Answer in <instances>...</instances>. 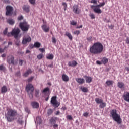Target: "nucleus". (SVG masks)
Wrapping results in <instances>:
<instances>
[{"label":"nucleus","instance_id":"obj_1","mask_svg":"<svg viewBox=\"0 0 129 129\" xmlns=\"http://www.w3.org/2000/svg\"><path fill=\"white\" fill-rule=\"evenodd\" d=\"M18 116V118H16ZM5 118L8 122H13L15 119H17V122L19 124H22L24 121H23V116L18 113L16 110L13 109H9L7 112L5 113Z\"/></svg>","mask_w":129,"mask_h":129},{"label":"nucleus","instance_id":"obj_2","mask_svg":"<svg viewBox=\"0 0 129 129\" xmlns=\"http://www.w3.org/2000/svg\"><path fill=\"white\" fill-rule=\"evenodd\" d=\"M103 48L102 44L100 42H96L90 48V52L94 55L101 54L103 51Z\"/></svg>","mask_w":129,"mask_h":129},{"label":"nucleus","instance_id":"obj_3","mask_svg":"<svg viewBox=\"0 0 129 129\" xmlns=\"http://www.w3.org/2000/svg\"><path fill=\"white\" fill-rule=\"evenodd\" d=\"M91 3L94 4L96 5H92L91 8L93 9L94 13L96 14H101L102 11L100 8L103 7L105 5V2L100 3L99 1H91Z\"/></svg>","mask_w":129,"mask_h":129},{"label":"nucleus","instance_id":"obj_4","mask_svg":"<svg viewBox=\"0 0 129 129\" xmlns=\"http://www.w3.org/2000/svg\"><path fill=\"white\" fill-rule=\"evenodd\" d=\"M110 113L113 120L116 121L118 124H120L122 122L121 118H120V115L117 114L116 110H112Z\"/></svg>","mask_w":129,"mask_h":129},{"label":"nucleus","instance_id":"obj_5","mask_svg":"<svg viewBox=\"0 0 129 129\" xmlns=\"http://www.w3.org/2000/svg\"><path fill=\"white\" fill-rule=\"evenodd\" d=\"M19 27L21 29L22 31L24 32H27L30 28V25L28 24L26 22H21L19 24Z\"/></svg>","mask_w":129,"mask_h":129},{"label":"nucleus","instance_id":"obj_6","mask_svg":"<svg viewBox=\"0 0 129 129\" xmlns=\"http://www.w3.org/2000/svg\"><path fill=\"white\" fill-rule=\"evenodd\" d=\"M21 32L20 29L17 28L13 29L12 31V36H14L15 39H19V37L20 36L19 35V34Z\"/></svg>","mask_w":129,"mask_h":129},{"label":"nucleus","instance_id":"obj_7","mask_svg":"<svg viewBox=\"0 0 129 129\" xmlns=\"http://www.w3.org/2000/svg\"><path fill=\"white\" fill-rule=\"evenodd\" d=\"M51 103L54 107H59L60 106V102L57 101V97L53 96L51 98Z\"/></svg>","mask_w":129,"mask_h":129},{"label":"nucleus","instance_id":"obj_8","mask_svg":"<svg viewBox=\"0 0 129 129\" xmlns=\"http://www.w3.org/2000/svg\"><path fill=\"white\" fill-rule=\"evenodd\" d=\"M31 41H32V38H31V37H30L29 36H25L23 37V39L22 41V44H23V45H26L27 43H30Z\"/></svg>","mask_w":129,"mask_h":129},{"label":"nucleus","instance_id":"obj_9","mask_svg":"<svg viewBox=\"0 0 129 129\" xmlns=\"http://www.w3.org/2000/svg\"><path fill=\"white\" fill-rule=\"evenodd\" d=\"M13 14V7L10 6H7L6 7V16H11Z\"/></svg>","mask_w":129,"mask_h":129},{"label":"nucleus","instance_id":"obj_10","mask_svg":"<svg viewBox=\"0 0 129 129\" xmlns=\"http://www.w3.org/2000/svg\"><path fill=\"white\" fill-rule=\"evenodd\" d=\"M73 12L74 13V14L79 15V14L81 13V10L78 8V5H75L73 6Z\"/></svg>","mask_w":129,"mask_h":129},{"label":"nucleus","instance_id":"obj_11","mask_svg":"<svg viewBox=\"0 0 129 129\" xmlns=\"http://www.w3.org/2000/svg\"><path fill=\"white\" fill-rule=\"evenodd\" d=\"M26 89L28 93H30V92H34V86H33L32 84H29L27 85L26 86Z\"/></svg>","mask_w":129,"mask_h":129},{"label":"nucleus","instance_id":"obj_12","mask_svg":"<svg viewBox=\"0 0 129 129\" xmlns=\"http://www.w3.org/2000/svg\"><path fill=\"white\" fill-rule=\"evenodd\" d=\"M41 28L45 33H48L50 31V27L47 26V24L42 25Z\"/></svg>","mask_w":129,"mask_h":129},{"label":"nucleus","instance_id":"obj_13","mask_svg":"<svg viewBox=\"0 0 129 129\" xmlns=\"http://www.w3.org/2000/svg\"><path fill=\"white\" fill-rule=\"evenodd\" d=\"M14 58L13 56H9L7 58V62L8 64H12L13 65H14Z\"/></svg>","mask_w":129,"mask_h":129},{"label":"nucleus","instance_id":"obj_14","mask_svg":"<svg viewBox=\"0 0 129 129\" xmlns=\"http://www.w3.org/2000/svg\"><path fill=\"white\" fill-rule=\"evenodd\" d=\"M117 86L122 90H124V89H125V86L124 85V83L122 82H119L117 83Z\"/></svg>","mask_w":129,"mask_h":129},{"label":"nucleus","instance_id":"obj_15","mask_svg":"<svg viewBox=\"0 0 129 129\" xmlns=\"http://www.w3.org/2000/svg\"><path fill=\"white\" fill-rule=\"evenodd\" d=\"M123 97L124 98V100H125V101H127V102H129V92H125L123 94Z\"/></svg>","mask_w":129,"mask_h":129},{"label":"nucleus","instance_id":"obj_16","mask_svg":"<svg viewBox=\"0 0 129 129\" xmlns=\"http://www.w3.org/2000/svg\"><path fill=\"white\" fill-rule=\"evenodd\" d=\"M78 64L77 62L75 60H73L68 62V65L71 67H75Z\"/></svg>","mask_w":129,"mask_h":129},{"label":"nucleus","instance_id":"obj_17","mask_svg":"<svg viewBox=\"0 0 129 129\" xmlns=\"http://www.w3.org/2000/svg\"><path fill=\"white\" fill-rule=\"evenodd\" d=\"M76 81L79 84H83V83H84V82H85V80H84V79L80 78H76Z\"/></svg>","mask_w":129,"mask_h":129},{"label":"nucleus","instance_id":"obj_18","mask_svg":"<svg viewBox=\"0 0 129 129\" xmlns=\"http://www.w3.org/2000/svg\"><path fill=\"white\" fill-rule=\"evenodd\" d=\"M31 106H32L33 108H39V103L37 102H31Z\"/></svg>","mask_w":129,"mask_h":129},{"label":"nucleus","instance_id":"obj_19","mask_svg":"<svg viewBox=\"0 0 129 129\" xmlns=\"http://www.w3.org/2000/svg\"><path fill=\"white\" fill-rule=\"evenodd\" d=\"M22 9L23 11L26 12V13H29V12H30V6L28 5H24Z\"/></svg>","mask_w":129,"mask_h":129},{"label":"nucleus","instance_id":"obj_20","mask_svg":"<svg viewBox=\"0 0 129 129\" xmlns=\"http://www.w3.org/2000/svg\"><path fill=\"white\" fill-rule=\"evenodd\" d=\"M62 78L63 81H65L66 82L69 81V77H68V76H67L66 74L62 75Z\"/></svg>","mask_w":129,"mask_h":129},{"label":"nucleus","instance_id":"obj_21","mask_svg":"<svg viewBox=\"0 0 129 129\" xmlns=\"http://www.w3.org/2000/svg\"><path fill=\"white\" fill-rule=\"evenodd\" d=\"M84 77L86 79L87 83H90L91 81H92V78H91V77H87L85 76Z\"/></svg>","mask_w":129,"mask_h":129},{"label":"nucleus","instance_id":"obj_22","mask_svg":"<svg viewBox=\"0 0 129 129\" xmlns=\"http://www.w3.org/2000/svg\"><path fill=\"white\" fill-rule=\"evenodd\" d=\"M65 36H67L68 38L71 40L72 41V39H73V37L71 35V34L68 32H66Z\"/></svg>","mask_w":129,"mask_h":129},{"label":"nucleus","instance_id":"obj_23","mask_svg":"<svg viewBox=\"0 0 129 129\" xmlns=\"http://www.w3.org/2000/svg\"><path fill=\"white\" fill-rule=\"evenodd\" d=\"M32 73V70L31 69H28L24 74L23 76L24 77H27V76H29V74Z\"/></svg>","mask_w":129,"mask_h":129},{"label":"nucleus","instance_id":"obj_24","mask_svg":"<svg viewBox=\"0 0 129 129\" xmlns=\"http://www.w3.org/2000/svg\"><path fill=\"white\" fill-rule=\"evenodd\" d=\"M8 91V88L6 86H3L1 88L2 93H6Z\"/></svg>","mask_w":129,"mask_h":129},{"label":"nucleus","instance_id":"obj_25","mask_svg":"<svg viewBox=\"0 0 129 129\" xmlns=\"http://www.w3.org/2000/svg\"><path fill=\"white\" fill-rule=\"evenodd\" d=\"M33 47H34V48H40V47H41V43L39 42H35L33 45Z\"/></svg>","mask_w":129,"mask_h":129},{"label":"nucleus","instance_id":"obj_26","mask_svg":"<svg viewBox=\"0 0 129 129\" xmlns=\"http://www.w3.org/2000/svg\"><path fill=\"white\" fill-rule=\"evenodd\" d=\"M46 58L48 60H53L54 59V55L53 54H49L46 56Z\"/></svg>","mask_w":129,"mask_h":129},{"label":"nucleus","instance_id":"obj_27","mask_svg":"<svg viewBox=\"0 0 129 129\" xmlns=\"http://www.w3.org/2000/svg\"><path fill=\"white\" fill-rule=\"evenodd\" d=\"M108 62V59L106 58V57H104L102 59V63L103 64H107Z\"/></svg>","mask_w":129,"mask_h":129},{"label":"nucleus","instance_id":"obj_28","mask_svg":"<svg viewBox=\"0 0 129 129\" xmlns=\"http://www.w3.org/2000/svg\"><path fill=\"white\" fill-rule=\"evenodd\" d=\"M95 101L96 103H98V104H100L102 102H103V100H102V99H99L98 98L95 99Z\"/></svg>","mask_w":129,"mask_h":129},{"label":"nucleus","instance_id":"obj_29","mask_svg":"<svg viewBox=\"0 0 129 129\" xmlns=\"http://www.w3.org/2000/svg\"><path fill=\"white\" fill-rule=\"evenodd\" d=\"M56 121H57V117L52 118L51 119V120H50V122L51 124H54L56 123Z\"/></svg>","mask_w":129,"mask_h":129},{"label":"nucleus","instance_id":"obj_30","mask_svg":"<svg viewBox=\"0 0 129 129\" xmlns=\"http://www.w3.org/2000/svg\"><path fill=\"white\" fill-rule=\"evenodd\" d=\"M7 22L9 25H14L15 24V21L12 19H9Z\"/></svg>","mask_w":129,"mask_h":129},{"label":"nucleus","instance_id":"obj_31","mask_svg":"<svg viewBox=\"0 0 129 129\" xmlns=\"http://www.w3.org/2000/svg\"><path fill=\"white\" fill-rule=\"evenodd\" d=\"M105 106H106V103H104L103 102L101 103V104H100V105H99L100 108H104Z\"/></svg>","mask_w":129,"mask_h":129},{"label":"nucleus","instance_id":"obj_32","mask_svg":"<svg viewBox=\"0 0 129 129\" xmlns=\"http://www.w3.org/2000/svg\"><path fill=\"white\" fill-rule=\"evenodd\" d=\"M106 84L108 86H110V85H112V84H113V81L110 80L107 81L106 82Z\"/></svg>","mask_w":129,"mask_h":129},{"label":"nucleus","instance_id":"obj_33","mask_svg":"<svg viewBox=\"0 0 129 129\" xmlns=\"http://www.w3.org/2000/svg\"><path fill=\"white\" fill-rule=\"evenodd\" d=\"M50 91V89L48 87L45 88L43 89L42 92L43 93H47V92H49Z\"/></svg>","mask_w":129,"mask_h":129},{"label":"nucleus","instance_id":"obj_34","mask_svg":"<svg viewBox=\"0 0 129 129\" xmlns=\"http://www.w3.org/2000/svg\"><path fill=\"white\" fill-rule=\"evenodd\" d=\"M37 59L39 60H41L44 56L43 55V53H40L37 55Z\"/></svg>","mask_w":129,"mask_h":129},{"label":"nucleus","instance_id":"obj_35","mask_svg":"<svg viewBox=\"0 0 129 129\" xmlns=\"http://www.w3.org/2000/svg\"><path fill=\"white\" fill-rule=\"evenodd\" d=\"M36 121L37 123H39V124H41V123H42V120L39 117L36 118Z\"/></svg>","mask_w":129,"mask_h":129},{"label":"nucleus","instance_id":"obj_36","mask_svg":"<svg viewBox=\"0 0 129 129\" xmlns=\"http://www.w3.org/2000/svg\"><path fill=\"white\" fill-rule=\"evenodd\" d=\"M81 89L83 92H87L88 91V89L86 87H82Z\"/></svg>","mask_w":129,"mask_h":129},{"label":"nucleus","instance_id":"obj_37","mask_svg":"<svg viewBox=\"0 0 129 129\" xmlns=\"http://www.w3.org/2000/svg\"><path fill=\"white\" fill-rule=\"evenodd\" d=\"M62 5L63 6L64 11H66V9H67V3L63 2Z\"/></svg>","mask_w":129,"mask_h":129},{"label":"nucleus","instance_id":"obj_38","mask_svg":"<svg viewBox=\"0 0 129 129\" xmlns=\"http://www.w3.org/2000/svg\"><path fill=\"white\" fill-rule=\"evenodd\" d=\"M24 63L26 64V61L25 60L22 59L19 60V65H20V66H22Z\"/></svg>","mask_w":129,"mask_h":129},{"label":"nucleus","instance_id":"obj_39","mask_svg":"<svg viewBox=\"0 0 129 129\" xmlns=\"http://www.w3.org/2000/svg\"><path fill=\"white\" fill-rule=\"evenodd\" d=\"M52 113H53V110H52L51 109L48 110V111H47V114L48 115H51V114H52Z\"/></svg>","mask_w":129,"mask_h":129},{"label":"nucleus","instance_id":"obj_40","mask_svg":"<svg viewBox=\"0 0 129 129\" xmlns=\"http://www.w3.org/2000/svg\"><path fill=\"white\" fill-rule=\"evenodd\" d=\"M89 16L91 18V19H95V15L93 13H90L89 14Z\"/></svg>","mask_w":129,"mask_h":129},{"label":"nucleus","instance_id":"obj_41","mask_svg":"<svg viewBox=\"0 0 129 129\" xmlns=\"http://www.w3.org/2000/svg\"><path fill=\"white\" fill-rule=\"evenodd\" d=\"M5 69H6V68H5V67L4 66V65H0V70L1 71H4V70H5Z\"/></svg>","mask_w":129,"mask_h":129},{"label":"nucleus","instance_id":"obj_42","mask_svg":"<svg viewBox=\"0 0 129 129\" xmlns=\"http://www.w3.org/2000/svg\"><path fill=\"white\" fill-rule=\"evenodd\" d=\"M39 93H40V90H36L35 91V96H36V97L39 96Z\"/></svg>","mask_w":129,"mask_h":129},{"label":"nucleus","instance_id":"obj_43","mask_svg":"<svg viewBox=\"0 0 129 129\" xmlns=\"http://www.w3.org/2000/svg\"><path fill=\"white\" fill-rule=\"evenodd\" d=\"M29 96L30 98L32 99L33 98V92H30L29 93H28Z\"/></svg>","mask_w":129,"mask_h":129},{"label":"nucleus","instance_id":"obj_44","mask_svg":"<svg viewBox=\"0 0 129 129\" xmlns=\"http://www.w3.org/2000/svg\"><path fill=\"white\" fill-rule=\"evenodd\" d=\"M74 34L75 35H79L80 34V31L79 30H77L74 32Z\"/></svg>","mask_w":129,"mask_h":129},{"label":"nucleus","instance_id":"obj_45","mask_svg":"<svg viewBox=\"0 0 129 129\" xmlns=\"http://www.w3.org/2000/svg\"><path fill=\"white\" fill-rule=\"evenodd\" d=\"M20 40L17 39L15 42L16 45H17V46H20Z\"/></svg>","mask_w":129,"mask_h":129},{"label":"nucleus","instance_id":"obj_46","mask_svg":"<svg viewBox=\"0 0 129 129\" xmlns=\"http://www.w3.org/2000/svg\"><path fill=\"white\" fill-rule=\"evenodd\" d=\"M39 50L41 52V53H45V48H39Z\"/></svg>","mask_w":129,"mask_h":129},{"label":"nucleus","instance_id":"obj_47","mask_svg":"<svg viewBox=\"0 0 129 129\" xmlns=\"http://www.w3.org/2000/svg\"><path fill=\"white\" fill-rule=\"evenodd\" d=\"M33 79H34V77H31L29 78L28 79V82H31V81H33Z\"/></svg>","mask_w":129,"mask_h":129},{"label":"nucleus","instance_id":"obj_48","mask_svg":"<svg viewBox=\"0 0 129 129\" xmlns=\"http://www.w3.org/2000/svg\"><path fill=\"white\" fill-rule=\"evenodd\" d=\"M71 24L73 25V26H75V25H76V24H77V23L74 21H72L71 22Z\"/></svg>","mask_w":129,"mask_h":129},{"label":"nucleus","instance_id":"obj_49","mask_svg":"<svg viewBox=\"0 0 129 129\" xmlns=\"http://www.w3.org/2000/svg\"><path fill=\"white\" fill-rule=\"evenodd\" d=\"M89 114V113H88V112H87L83 113V115H84V116H85V117H87V116H88Z\"/></svg>","mask_w":129,"mask_h":129},{"label":"nucleus","instance_id":"obj_50","mask_svg":"<svg viewBox=\"0 0 129 129\" xmlns=\"http://www.w3.org/2000/svg\"><path fill=\"white\" fill-rule=\"evenodd\" d=\"M96 63L98 64V65H102V61H99V60H97L96 61Z\"/></svg>","mask_w":129,"mask_h":129},{"label":"nucleus","instance_id":"obj_51","mask_svg":"<svg viewBox=\"0 0 129 129\" xmlns=\"http://www.w3.org/2000/svg\"><path fill=\"white\" fill-rule=\"evenodd\" d=\"M87 40L88 41H89V42H91V41H92V36H90V37H88V38H87Z\"/></svg>","mask_w":129,"mask_h":129},{"label":"nucleus","instance_id":"obj_52","mask_svg":"<svg viewBox=\"0 0 129 129\" xmlns=\"http://www.w3.org/2000/svg\"><path fill=\"white\" fill-rule=\"evenodd\" d=\"M67 119H69V120H72V116L71 115H68L67 117Z\"/></svg>","mask_w":129,"mask_h":129},{"label":"nucleus","instance_id":"obj_53","mask_svg":"<svg viewBox=\"0 0 129 129\" xmlns=\"http://www.w3.org/2000/svg\"><path fill=\"white\" fill-rule=\"evenodd\" d=\"M57 41L56 40V38L55 37H52V43L54 44H56Z\"/></svg>","mask_w":129,"mask_h":129},{"label":"nucleus","instance_id":"obj_54","mask_svg":"<svg viewBox=\"0 0 129 129\" xmlns=\"http://www.w3.org/2000/svg\"><path fill=\"white\" fill-rule=\"evenodd\" d=\"M7 33H8V28H6L3 32L4 35H7Z\"/></svg>","mask_w":129,"mask_h":129},{"label":"nucleus","instance_id":"obj_55","mask_svg":"<svg viewBox=\"0 0 129 129\" xmlns=\"http://www.w3.org/2000/svg\"><path fill=\"white\" fill-rule=\"evenodd\" d=\"M30 4L31 5H35L36 3L35 2V1H29Z\"/></svg>","mask_w":129,"mask_h":129},{"label":"nucleus","instance_id":"obj_56","mask_svg":"<svg viewBox=\"0 0 129 129\" xmlns=\"http://www.w3.org/2000/svg\"><path fill=\"white\" fill-rule=\"evenodd\" d=\"M18 19L19 20V21H21V20H23V16L18 17Z\"/></svg>","mask_w":129,"mask_h":129},{"label":"nucleus","instance_id":"obj_57","mask_svg":"<svg viewBox=\"0 0 129 129\" xmlns=\"http://www.w3.org/2000/svg\"><path fill=\"white\" fill-rule=\"evenodd\" d=\"M16 75L17 76H21V73L20 72V71H18L17 73H16Z\"/></svg>","mask_w":129,"mask_h":129},{"label":"nucleus","instance_id":"obj_58","mask_svg":"<svg viewBox=\"0 0 129 129\" xmlns=\"http://www.w3.org/2000/svg\"><path fill=\"white\" fill-rule=\"evenodd\" d=\"M109 29H110L111 30H112V29H113V28H114V26H113V25H110V26H109Z\"/></svg>","mask_w":129,"mask_h":129},{"label":"nucleus","instance_id":"obj_59","mask_svg":"<svg viewBox=\"0 0 129 129\" xmlns=\"http://www.w3.org/2000/svg\"><path fill=\"white\" fill-rule=\"evenodd\" d=\"M4 52H5V50L0 48V53H4Z\"/></svg>","mask_w":129,"mask_h":129},{"label":"nucleus","instance_id":"obj_60","mask_svg":"<svg viewBox=\"0 0 129 129\" xmlns=\"http://www.w3.org/2000/svg\"><path fill=\"white\" fill-rule=\"evenodd\" d=\"M7 35L8 37H11L12 36V32L10 33H8Z\"/></svg>","mask_w":129,"mask_h":129},{"label":"nucleus","instance_id":"obj_61","mask_svg":"<svg viewBox=\"0 0 129 129\" xmlns=\"http://www.w3.org/2000/svg\"><path fill=\"white\" fill-rule=\"evenodd\" d=\"M60 114V112L59 111H56V113H55V115H59Z\"/></svg>","mask_w":129,"mask_h":129},{"label":"nucleus","instance_id":"obj_62","mask_svg":"<svg viewBox=\"0 0 129 129\" xmlns=\"http://www.w3.org/2000/svg\"><path fill=\"white\" fill-rule=\"evenodd\" d=\"M126 43L127 44H129V38H127L126 40Z\"/></svg>","mask_w":129,"mask_h":129},{"label":"nucleus","instance_id":"obj_63","mask_svg":"<svg viewBox=\"0 0 129 129\" xmlns=\"http://www.w3.org/2000/svg\"><path fill=\"white\" fill-rule=\"evenodd\" d=\"M82 27H83V26L82 25H81L80 26H77V29H81V28H82Z\"/></svg>","mask_w":129,"mask_h":129},{"label":"nucleus","instance_id":"obj_64","mask_svg":"<svg viewBox=\"0 0 129 129\" xmlns=\"http://www.w3.org/2000/svg\"><path fill=\"white\" fill-rule=\"evenodd\" d=\"M125 70L127 71H129V67H126L125 68Z\"/></svg>","mask_w":129,"mask_h":129}]
</instances>
